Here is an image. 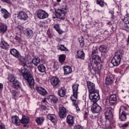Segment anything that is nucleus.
Returning a JSON list of instances; mask_svg holds the SVG:
<instances>
[{
	"label": "nucleus",
	"instance_id": "43",
	"mask_svg": "<svg viewBox=\"0 0 129 129\" xmlns=\"http://www.w3.org/2000/svg\"><path fill=\"white\" fill-rule=\"evenodd\" d=\"M15 39L18 43H21L23 42V39H22L21 35H16Z\"/></svg>",
	"mask_w": 129,
	"mask_h": 129
},
{
	"label": "nucleus",
	"instance_id": "19",
	"mask_svg": "<svg viewBox=\"0 0 129 129\" xmlns=\"http://www.w3.org/2000/svg\"><path fill=\"white\" fill-rule=\"evenodd\" d=\"M85 57V54L83 50L79 49L77 51V55H76V58H77V59H82L83 60L84 59Z\"/></svg>",
	"mask_w": 129,
	"mask_h": 129
},
{
	"label": "nucleus",
	"instance_id": "61",
	"mask_svg": "<svg viewBox=\"0 0 129 129\" xmlns=\"http://www.w3.org/2000/svg\"><path fill=\"white\" fill-rule=\"evenodd\" d=\"M23 126H24V127H26V126H28V124H24Z\"/></svg>",
	"mask_w": 129,
	"mask_h": 129
},
{
	"label": "nucleus",
	"instance_id": "11",
	"mask_svg": "<svg viewBox=\"0 0 129 129\" xmlns=\"http://www.w3.org/2000/svg\"><path fill=\"white\" fill-rule=\"evenodd\" d=\"M86 83L89 90V94L94 93V92L98 91V90H96L95 88V84L94 83L90 82V81H87Z\"/></svg>",
	"mask_w": 129,
	"mask_h": 129
},
{
	"label": "nucleus",
	"instance_id": "9",
	"mask_svg": "<svg viewBox=\"0 0 129 129\" xmlns=\"http://www.w3.org/2000/svg\"><path fill=\"white\" fill-rule=\"evenodd\" d=\"M50 83L54 89L59 88L61 85L60 79L57 77H52L50 79Z\"/></svg>",
	"mask_w": 129,
	"mask_h": 129
},
{
	"label": "nucleus",
	"instance_id": "16",
	"mask_svg": "<svg viewBox=\"0 0 129 129\" xmlns=\"http://www.w3.org/2000/svg\"><path fill=\"white\" fill-rule=\"evenodd\" d=\"M67 122L70 127L73 126V124H74V117L71 115H68L67 117Z\"/></svg>",
	"mask_w": 129,
	"mask_h": 129
},
{
	"label": "nucleus",
	"instance_id": "26",
	"mask_svg": "<svg viewBox=\"0 0 129 129\" xmlns=\"http://www.w3.org/2000/svg\"><path fill=\"white\" fill-rule=\"evenodd\" d=\"M2 13L3 14V17L4 19H8L10 17V13L8 11L5 9H2L1 10Z\"/></svg>",
	"mask_w": 129,
	"mask_h": 129
},
{
	"label": "nucleus",
	"instance_id": "23",
	"mask_svg": "<svg viewBox=\"0 0 129 129\" xmlns=\"http://www.w3.org/2000/svg\"><path fill=\"white\" fill-rule=\"evenodd\" d=\"M8 30V27L4 23H0V33L1 34H6L7 30Z\"/></svg>",
	"mask_w": 129,
	"mask_h": 129
},
{
	"label": "nucleus",
	"instance_id": "24",
	"mask_svg": "<svg viewBox=\"0 0 129 129\" xmlns=\"http://www.w3.org/2000/svg\"><path fill=\"white\" fill-rule=\"evenodd\" d=\"M64 75H68L72 72V68L70 66H66L63 67Z\"/></svg>",
	"mask_w": 129,
	"mask_h": 129
},
{
	"label": "nucleus",
	"instance_id": "40",
	"mask_svg": "<svg viewBox=\"0 0 129 129\" xmlns=\"http://www.w3.org/2000/svg\"><path fill=\"white\" fill-rule=\"evenodd\" d=\"M96 3L97 5H99L101 8H103V7H104V5H106L104 0H97Z\"/></svg>",
	"mask_w": 129,
	"mask_h": 129
},
{
	"label": "nucleus",
	"instance_id": "62",
	"mask_svg": "<svg viewBox=\"0 0 129 129\" xmlns=\"http://www.w3.org/2000/svg\"><path fill=\"white\" fill-rule=\"evenodd\" d=\"M84 119H86V118H87V115H84Z\"/></svg>",
	"mask_w": 129,
	"mask_h": 129
},
{
	"label": "nucleus",
	"instance_id": "31",
	"mask_svg": "<svg viewBox=\"0 0 129 129\" xmlns=\"http://www.w3.org/2000/svg\"><path fill=\"white\" fill-rule=\"evenodd\" d=\"M113 82V80L112 77H107L106 78V85H111Z\"/></svg>",
	"mask_w": 129,
	"mask_h": 129
},
{
	"label": "nucleus",
	"instance_id": "48",
	"mask_svg": "<svg viewBox=\"0 0 129 129\" xmlns=\"http://www.w3.org/2000/svg\"><path fill=\"white\" fill-rule=\"evenodd\" d=\"M53 68L54 70L56 71V70H58V69L59 68V66L56 63H54Z\"/></svg>",
	"mask_w": 129,
	"mask_h": 129
},
{
	"label": "nucleus",
	"instance_id": "29",
	"mask_svg": "<svg viewBox=\"0 0 129 129\" xmlns=\"http://www.w3.org/2000/svg\"><path fill=\"white\" fill-rule=\"evenodd\" d=\"M12 86L13 88H16V89L21 88V83L18 82V80H16L13 82Z\"/></svg>",
	"mask_w": 129,
	"mask_h": 129
},
{
	"label": "nucleus",
	"instance_id": "38",
	"mask_svg": "<svg viewBox=\"0 0 129 129\" xmlns=\"http://www.w3.org/2000/svg\"><path fill=\"white\" fill-rule=\"evenodd\" d=\"M8 79L10 82H14L16 81V77L13 74H10L9 75Z\"/></svg>",
	"mask_w": 129,
	"mask_h": 129
},
{
	"label": "nucleus",
	"instance_id": "6",
	"mask_svg": "<svg viewBox=\"0 0 129 129\" xmlns=\"http://www.w3.org/2000/svg\"><path fill=\"white\" fill-rule=\"evenodd\" d=\"M127 112V107L124 106H121L120 107L119 118L121 121H125L126 120V115H128Z\"/></svg>",
	"mask_w": 129,
	"mask_h": 129
},
{
	"label": "nucleus",
	"instance_id": "15",
	"mask_svg": "<svg viewBox=\"0 0 129 129\" xmlns=\"http://www.w3.org/2000/svg\"><path fill=\"white\" fill-rule=\"evenodd\" d=\"M18 18L19 20H21V21H26L28 20L29 17L26 12L20 11L18 14Z\"/></svg>",
	"mask_w": 129,
	"mask_h": 129
},
{
	"label": "nucleus",
	"instance_id": "44",
	"mask_svg": "<svg viewBox=\"0 0 129 129\" xmlns=\"http://www.w3.org/2000/svg\"><path fill=\"white\" fill-rule=\"evenodd\" d=\"M105 117L106 120H108V121H111V120H112V118H113V116H111V115L108 116L107 115H105Z\"/></svg>",
	"mask_w": 129,
	"mask_h": 129
},
{
	"label": "nucleus",
	"instance_id": "14",
	"mask_svg": "<svg viewBox=\"0 0 129 129\" xmlns=\"http://www.w3.org/2000/svg\"><path fill=\"white\" fill-rule=\"evenodd\" d=\"M78 87H79V85L78 84H74L73 86V96L75 98L78 97Z\"/></svg>",
	"mask_w": 129,
	"mask_h": 129
},
{
	"label": "nucleus",
	"instance_id": "47",
	"mask_svg": "<svg viewBox=\"0 0 129 129\" xmlns=\"http://www.w3.org/2000/svg\"><path fill=\"white\" fill-rule=\"evenodd\" d=\"M74 129H83V127L80 125H76L74 126Z\"/></svg>",
	"mask_w": 129,
	"mask_h": 129
},
{
	"label": "nucleus",
	"instance_id": "50",
	"mask_svg": "<svg viewBox=\"0 0 129 129\" xmlns=\"http://www.w3.org/2000/svg\"><path fill=\"white\" fill-rule=\"evenodd\" d=\"M0 129H6V126L2 123H0Z\"/></svg>",
	"mask_w": 129,
	"mask_h": 129
},
{
	"label": "nucleus",
	"instance_id": "20",
	"mask_svg": "<svg viewBox=\"0 0 129 129\" xmlns=\"http://www.w3.org/2000/svg\"><path fill=\"white\" fill-rule=\"evenodd\" d=\"M47 99L48 101H50L52 103H57L58 102V98L53 95L48 96Z\"/></svg>",
	"mask_w": 129,
	"mask_h": 129
},
{
	"label": "nucleus",
	"instance_id": "64",
	"mask_svg": "<svg viewBox=\"0 0 129 129\" xmlns=\"http://www.w3.org/2000/svg\"><path fill=\"white\" fill-rule=\"evenodd\" d=\"M57 3H61V0H56Z\"/></svg>",
	"mask_w": 129,
	"mask_h": 129
},
{
	"label": "nucleus",
	"instance_id": "35",
	"mask_svg": "<svg viewBox=\"0 0 129 129\" xmlns=\"http://www.w3.org/2000/svg\"><path fill=\"white\" fill-rule=\"evenodd\" d=\"M10 92H11L12 96H13V98H14V99H17V97H18V96H19V93L18 92V91L14 90H10Z\"/></svg>",
	"mask_w": 129,
	"mask_h": 129
},
{
	"label": "nucleus",
	"instance_id": "52",
	"mask_svg": "<svg viewBox=\"0 0 129 129\" xmlns=\"http://www.w3.org/2000/svg\"><path fill=\"white\" fill-rule=\"evenodd\" d=\"M128 126V124L127 123H125L124 124H123L122 125H121V127H127Z\"/></svg>",
	"mask_w": 129,
	"mask_h": 129
},
{
	"label": "nucleus",
	"instance_id": "22",
	"mask_svg": "<svg viewBox=\"0 0 129 129\" xmlns=\"http://www.w3.org/2000/svg\"><path fill=\"white\" fill-rule=\"evenodd\" d=\"M0 47L2 48V49L8 50V49H9V47H10V45L8 44V42L2 39L0 42Z\"/></svg>",
	"mask_w": 129,
	"mask_h": 129
},
{
	"label": "nucleus",
	"instance_id": "27",
	"mask_svg": "<svg viewBox=\"0 0 129 129\" xmlns=\"http://www.w3.org/2000/svg\"><path fill=\"white\" fill-rule=\"evenodd\" d=\"M25 34L27 36V37L30 38V37H33V32L30 29H27L25 31Z\"/></svg>",
	"mask_w": 129,
	"mask_h": 129
},
{
	"label": "nucleus",
	"instance_id": "37",
	"mask_svg": "<svg viewBox=\"0 0 129 129\" xmlns=\"http://www.w3.org/2000/svg\"><path fill=\"white\" fill-rule=\"evenodd\" d=\"M79 42L80 43V46H81V47H84V37H83V36H82L80 38H79Z\"/></svg>",
	"mask_w": 129,
	"mask_h": 129
},
{
	"label": "nucleus",
	"instance_id": "49",
	"mask_svg": "<svg viewBox=\"0 0 129 129\" xmlns=\"http://www.w3.org/2000/svg\"><path fill=\"white\" fill-rule=\"evenodd\" d=\"M29 64H30V62H28L27 64V63H24L23 66H24V67L26 66V67H28V68H32V66L29 65Z\"/></svg>",
	"mask_w": 129,
	"mask_h": 129
},
{
	"label": "nucleus",
	"instance_id": "1",
	"mask_svg": "<svg viewBox=\"0 0 129 129\" xmlns=\"http://www.w3.org/2000/svg\"><path fill=\"white\" fill-rule=\"evenodd\" d=\"M92 60L88 62V70L91 72V70H93L95 73L99 74L101 68H102V64L101 63V58L98 54L93 55Z\"/></svg>",
	"mask_w": 129,
	"mask_h": 129
},
{
	"label": "nucleus",
	"instance_id": "55",
	"mask_svg": "<svg viewBox=\"0 0 129 129\" xmlns=\"http://www.w3.org/2000/svg\"><path fill=\"white\" fill-rule=\"evenodd\" d=\"M97 51L95 50H93L92 51V56L93 55H96Z\"/></svg>",
	"mask_w": 129,
	"mask_h": 129
},
{
	"label": "nucleus",
	"instance_id": "57",
	"mask_svg": "<svg viewBox=\"0 0 129 129\" xmlns=\"http://www.w3.org/2000/svg\"><path fill=\"white\" fill-rule=\"evenodd\" d=\"M17 28L18 29H19V30H22V29H23V27H22V26L21 25H19L17 27Z\"/></svg>",
	"mask_w": 129,
	"mask_h": 129
},
{
	"label": "nucleus",
	"instance_id": "18",
	"mask_svg": "<svg viewBox=\"0 0 129 129\" xmlns=\"http://www.w3.org/2000/svg\"><path fill=\"white\" fill-rule=\"evenodd\" d=\"M67 111L66 110V108L64 107H61L59 108V116H60V118H65L66 117V113Z\"/></svg>",
	"mask_w": 129,
	"mask_h": 129
},
{
	"label": "nucleus",
	"instance_id": "53",
	"mask_svg": "<svg viewBox=\"0 0 129 129\" xmlns=\"http://www.w3.org/2000/svg\"><path fill=\"white\" fill-rule=\"evenodd\" d=\"M2 1L7 4H11V1L10 0H2Z\"/></svg>",
	"mask_w": 129,
	"mask_h": 129
},
{
	"label": "nucleus",
	"instance_id": "2",
	"mask_svg": "<svg viewBox=\"0 0 129 129\" xmlns=\"http://www.w3.org/2000/svg\"><path fill=\"white\" fill-rule=\"evenodd\" d=\"M19 72L22 74L23 78L26 80L28 86H29L31 89H34L35 86V80H34L33 76L30 74V72L28 69L23 67L19 70Z\"/></svg>",
	"mask_w": 129,
	"mask_h": 129
},
{
	"label": "nucleus",
	"instance_id": "39",
	"mask_svg": "<svg viewBox=\"0 0 129 129\" xmlns=\"http://www.w3.org/2000/svg\"><path fill=\"white\" fill-rule=\"evenodd\" d=\"M44 120H45L44 118L43 117H41L37 118L36 119V122L38 124H42V123L44 122Z\"/></svg>",
	"mask_w": 129,
	"mask_h": 129
},
{
	"label": "nucleus",
	"instance_id": "25",
	"mask_svg": "<svg viewBox=\"0 0 129 129\" xmlns=\"http://www.w3.org/2000/svg\"><path fill=\"white\" fill-rule=\"evenodd\" d=\"M99 51L103 53V54H106V53L108 52V50H107V46L105 45H101L99 48Z\"/></svg>",
	"mask_w": 129,
	"mask_h": 129
},
{
	"label": "nucleus",
	"instance_id": "30",
	"mask_svg": "<svg viewBox=\"0 0 129 129\" xmlns=\"http://www.w3.org/2000/svg\"><path fill=\"white\" fill-rule=\"evenodd\" d=\"M37 68L39 72H41L42 73L46 72V67H45V66L43 65V64H39Z\"/></svg>",
	"mask_w": 129,
	"mask_h": 129
},
{
	"label": "nucleus",
	"instance_id": "10",
	"mask_svg": "<svg viewBox=\"0 0 129 129\" xmlns=\"http://www.w3.org/2000/svg\"><path fill=\"white\" fill-rule=\"evenodd\" d=\"M36 15L38 19L40 20H44V19H47L49 17V14L44 10L42 9L38 10L36 12Z\"/></svg>",
	"mask_w": 129,
	"mask_h": 129
},
{
	"label": "nucleus",
	"instance_id": "28",
	"mask_svg": "<svg viewBox=\"0 0 129 129\" xmlns=\"http://www.w3.org/2000/svg\"><path fill=\"white\" fill-rule=\"evenodd\" d=\"M53 28L59 35H62L63 31L60 29V25L58 24L54 25Z\"/></svg>",
	"mask_w": 129,
	"mask_h": 129
},
{
	"label": "nucleus",
	"instance_id": "32",
	"mask_svg": "<svg viewBox=\"0 0 129 129\" xmlns=\"http://www.w3.org/2000/svg\"><path fill=\"white\" fill-rule=\"evenodd\" d=\"M32 63H33L35 66H38V64H40V58L39 57L33 58L32 60Z\"/></svg>",
	"mask_w": 129,
	"mask_h": 129
},
{
	"label": "nucleus",
	"instance_id": "41",
	"mask_svg": "<svg viewBox=\"0 0 129 129\" xmlns=\"http://www.w3.org/2000/svg\"><path fill=\"white\" fill-rule=\"evenodd\" d=\"M58 50L60 51H65L66 52H68V49L65 47L64 45H59L58 48Z\"/></svg>",
	"mask_w": 129,
	"mask_h": 129
},
{
	"label": "nucleus",
	"instance_id": "12",
	"mask_svg": "<svg viewBox=\"0 0 129 129\" xmlns=\"http://www.w3.org/2000/svg\"><path fill=\"white\" fill-rule=\"evenodd\" d=\"M117 104V98H116V95L112 94L110 95L109 98V105H113L115 106Z\"/></svg>",
	"mask_w": 129,
	"mask_h": 129
},
{
	"label": "nucleus",
	"instance_id": "42",
	"mask_svg": "<svg viewBox=\"0 0 129 129\" xmlns=\"http://www.w3.org/2000/svg\"><path fill=\"white\" fill-rule=\"evenodd\" d=\"M77 97H77V98H76L73 96L71 97V99L73 102V104L76 107H78V104L76 103V100H77Z\"/></svg>",
	"mask_w": 129,
	"mask_h": 129
},
{
	"label": "nucleus",
	"instance_id": "56",
	"mask_svg": "<svg viewBox=\"0 0 129 129\" xmlns=\"http://www.w3.org/2000/svg\"><path fill=\"white\" fill-rule=\"evenodd\" d=\"M32 60V58H31V56H27L26 57V61L28 60V61H30Z\"/></svg>",
	"mask_w": 129,
	"mask_h": 129
},
{
	"label": "nucleus",
	"instance_id": "54",
	"mask_svg": "<svg viewBox=\"0 0 129 129\" xmlns=\"http://www.w3.org/2000/svg\"><path fill=\"white\" fill-rule=\"evenodd\" d=\"M47 36L48 38H50V39H51V38L53 37V35H52V34H51V33H50V32H47Z\"/></svg>",
	"mask_w": 129,
	"mask_h": 129
},
{
	"label": "nucleus",
	"instance_id": "45",
	"mask_svg": "<svg viewBox=\"0 0 129 129\" xmlns=\"http://www.w3.org/2000/svg\"><path fill=\"white\" fill-rule=\"evenodd\" d=\"M103 35L105 37V38H108L111 34H109V32H108V31L107 30H105L104 32H103Z\"/></svg>",
	"mask_w": 129,
	"mask_h": 129
},
{
	"label": "nucleus",
	"instance_id": "7",
	"mask_svg": "<svg viewBox=\"0 0 129 129\" xmlns=\"http://www.w3.org/2000/svg\"><path fill=\"white\" fill-rule=\"evenodd\" d=\"M10 54L13 56V57H15V58L18 59L20 62H23L25 60V58L21 55L20 51L15 48H11L10 50Z\"/></svg>",
	"mask_w": 129,
	"mask_h": 129
},
{
	"label": "nucleus",
	"instance_id": "13",
	"mask_svg": "<svg viewBox=\"0 0 129 129\" xmlns=\"http://www.w3.org/2000/svg\"><path fill=\"white\" fill-rule=\"evenodd\" d=\"M102 109L101 107L95 103L92 105L91 110L93 113H99Z\"/></svg>",
	"mask_w": 129,
	"mask_h": 129
},
{
	"label": "nucleus",
	"instance_id": "5",
	"mask_svg": "<svg viewBox=\"0 0 129 129\" xmlns=\"http://www.w3.org/2000/svg\"><path fill=\"white\" fill-rule=\"evenodd\" d=\"M67 5L64 6V8L62 9H55V16L57 19L60 20H64L65 16H66V12L64 11H67Z\"/></svg>",
	"mask_w": 129,
	"mask_h": 129
},
{
	"label": "nucleus",
	"instance_id": "34",
	"mask_svg": "<svg viewBox=\"0 0 129 129\" xmlns=\"http://www.w3.org/2000/svg\"><path fill=\"white\" fill-rule=\"evenodd\" d=\"M66 59V55L65 54H60L58 57V61L60 63H64Z\"/></svg>",
	"mask_w": 129,
	"mask_h": 129
},
{
	"label": "nucleus",
	"instance_id": "36",
	"mask_svg": "<svg viewBox=\"0 0 129 129\" xmlns=\"http://www.w3.org/2000/svg\"><path fill=\"white\" fill-rule=\"evenodd\" d=\"M112 111H113V109H112L111 108H108V109L105 112V115L113 116L112 114Z\"/></svg>",
	"mask_w": 129,
	"mask_h": 129
},
{
	"label": "nucleus",
	"instance_id": "46",
	"mask_svg": "<svg viewBox=\"0 0 129 129\" xmlns=\"http://www.w3.org/2000/svg\"><path fill=\"white\" fill-rule=\"evenodd\" d=\"M109 14H111V19L113 20V19H114V12L113 11H110L109 12Z\"/></svg>",
	"mask_w": 129,
	"mask_h": 129
},
{
	"label": "nucleus",
	"instance_id": "63",
	"mask_svg": "<svg viewBox=\"0 0 129 129\" xmlns=\"http://www.w3.org/2000/svg\"><path fill=\"white\" fill-rule=\"evenodd\" d=\"M84 115H88V112H85Z\"/></svg>",
	"mask_w": 129,
	"mask_h": 129
},
{
	"label": "nucleus",
	"instance_id": "8",
	"mask_svg": "<svg viewBox=\"0 0 129 129\" xmlns=\"http://www.w3.org/2000/svg\"><path fill=\"white\" fill-rule=\"evenodd\" d=\"M89 98L94 103H96L98 100L100 99L99 96V91H97L94 93L89 94Z\"/></svg>",
	"mask_w": 129,
	"mask_h": 129
},
{
	"label": "nucleus",
	"instance_id": "51",
	"mask_svg": "<svg viewBox=\"0 0 129 129\" xmlns=\"http://www.w3.org/2000/svg\"><path fill=\"white\" fill-rule=\"evenodd\" d=\"M41 109H42V110H46V109H47V107H46L45 105H42L41 106Z\"/></svg>",
	"mask_w": 129,
	"mask_h": 129
},
{
	"label": "nucleus",
	"instance_id": "60",
	"mask_svg": "<svg viewBox=\"0 0 129 129\" xmlns=\"http://www.w3.org/2000/svg\"><path fill=\"white\" fill-rule=\"evenodd\" d=\"M113 29H114V27H113V26H112L111 27V30L112 31V32H111V34H112V33H113V32H114V30H113Z\"/></svg>",
	"mask_w": 129,
	"mask_h": 129
},
{
	"label": "nucleus",
	"instance_id": "21",
	"mask_svg": "<svg viewBox=\"0 0 129 129\" xmlns=\"http://www.w3.org/2000/svg\"><path fill=\"white\" fill-rule=\"evenodd\" d=\"M36 90L37 92H38L39 94H41V95H46L47 93V91H46L44 88L41 87H37Z\"/></svg>",
	"mask_w": 129,
	"mask_h": 129
},
{
	"label": "nucleus",
	"instance_id": "58",
	"mask_svg": "<svg viewBox=\"0 0 129 129\" xmlns=\"http://www.w3.org/2000/svg\"><path fill=\"white\" fill-rule=\"evenodd\" d=\"M3 88H4V85H3V84L0 83V90H1V89H3Z\"/></svg>",
	"mask_w": 129,
	"mask_h": 129
},
{
	"label": "nucleus",
	"instance_id": "3",
	"mask_svg": "<svg viewBox=\"0 0 129 129\" xmlns=\"http://www.w3.org/2000/svg\"><path fill=\"white\" fill-rule=\"evenodd\" d=\"M11 119L13 123L15 125H20L21 122L23 124H28L30 122V118L26 115H22L21 119H20L17 116H12Z\"/></svg>",
	"mask_w": 129,
	"mask_h": 129
},
{
	"label": "nucleus",
	"instance_id": "4",
	"mask_svg": "<svg viewBox=\"0 0 129 129\" xmlns=\"http://www.w3.org/2000/svg\"><path fill=\"white\" fill-rule=\"evenodd\" d=\"M123 55V50H118L112 57L111 63L113 66H118L120 64V60Z\"/></svg>",
	"mask_w": 129,
	"mask_h": 129
},
{
	"label": "nucleus",
	"instance_id": "33",
	"mask_svg": "<svg viewBox=\"0 0 129 129\" xmlns=\"http://www.w3.org/2000/svg\"><path fill=\"white\" fill-rule=\"evenodd\" d=\"M57 94L60 97H63L65 95V90L63 89L62 87L58 90Z\"/></svg>",
	"mask_w": 129,
	"mask_h": 129
},
{
	"label": "nucleus",
	"instance_id": "59",
	"mask_svg": "<svg viewBox=\"0 0 129 129\" xmlns=\"http://www.w3.org/2000/svg\"><path fill=\"white\" fill-rule=\"evenodd\" d=\"M76 108L77 110L78 111H79V110H80V109L79 108V107H78H78H76Z\"/></svg>",
	"mask_w": 129,
	"mask_h": 129
},
{
	"label": "nucleus",
	"instance_id": "17",
	"mask_svg": "<svg viewBox=\"0 0 129 129\" xmlns=\"http://www.w3.org/2000/svg\"><path fill=\"white\" fill-rule=\"evenodd\" d=\"M47 118L51 120L54 124L57 123V117H56V115L54 114H48L47 116Z\"/></svg>",
	"mask_w": 129,
	"mask_h": 129
}]
</instances>
